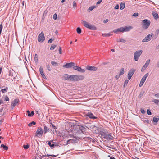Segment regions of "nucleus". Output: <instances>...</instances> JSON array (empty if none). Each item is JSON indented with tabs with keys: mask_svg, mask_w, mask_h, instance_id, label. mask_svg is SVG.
Masks as SVG:
<instances>
[{
	"mask_svg": "<svg viewBox=\"0 0 159 159\" xmlns=\"http://www.w3.org/2000/svg\"><path fill=\"white\" fill-rule=\"evenodd\" d=\"M84 78V76L82 75H70V81H79Z\"/></svg>",
	"mask_w": 159,
	"mask_h": 159,
	"instance_id": "nucleus-1",
	"label": "nucleus"
},
{
	"mask_svg": "<svg viewBox=\"0 0 159 159\" xmlns=\"http://www.w3.org/2000/svg\"><path fill=\"white\" fill-rule=\"evenodd\" d=\"M100 134L102 137L107 140H111L113 138L111 134H107L103 131H101Z\"/></svg>",
	"mask_w": 159,
	"mask_h": 159,
	"instance_id": "nucleus-2",
	"label": "nucleus"
},
{
	"mask_svg": "<svg viewBox=\"0 0 159 159\" xmlns=\"http://www.w3.org/2000/svg\"><path fill=\"white\" fill-rule=\"evenodd\" d=\"M81 22L84 26L87 28L91 30H96L97 29V28L95 25H91L86 21L82 20Z\"/></svg>",
	"mask_w": 159,
	"mask_h": 159,
	"instance_id": "nucleus-3",
	"label": "nucleus"
},
{
	"mask_svg": "<svg viewBox=\"0 0 159 159\" xmlns=\"http://www.w3.org/2000/svg\"><path fill=\"white\" fill-rule=\"evenodd\" d=\"M151 22L150 20L145 19L142 21L141 25L142 28L144 29H146L148 28L150 25Z\"/></svg>",
	"mask_w": 159,
	"mask_h": 159,
	"instance_id": "nucleus-4",
	"label": "nucleus"
},
{
	"mask_svg": "<svg viewBox=\"0 0 159 159\" xmlns=\"http://www.w3.org/2000/svg\"><path fill=\"white\" fill-rule=\"evenodd\" d=\"M142 52V50H138L136 51L134 53V58L135 61H137L139 57L140 56Z\"/></svg>",
	"mask_w": 159,
	"mask_h": 159,
	"instance_id": "nucleus-5",
	"label": "nucleus"
},
{
	"mask_svg": "<svg viewBox=\"0 0 159 159\" xmlns=\"http://www.w3.org/2000/svg\"><path fill=\"white\" fill-rule=\"evenodd\" d=\"M153 35V34L152 33L148 35L144 39H143L142 42H146L150 41L152 38Z\"/></svg>",
	"mask_w": 159,
	"mask_h": 159,
	"instance_id": "nucleus-6",
	"label": "nucleus"
},
{
	"mask_svg": "<svg viewBox=\"0 0 159 159\" xmlns=\"http://www.w3.org/2000/svg\"><path fill=\"white\" fill-rule=\"evenodd\" d=\"M45 38L43 32H41L38 35V41L39 42H43L45 40Z\"/></svg>",
	"mask_w": 159,
	"mask_h": 159,
	"instance_id": "nucleus-7",
	"label": "nucleus"
},
{
	"mask_svg": "<svg viewBox=\"0 0 159 159\" xmlns=\"http://www.w3.org/2000/svg\"><path fill=\"white\" fill-rule=\"evenodd\" d=\"M43 133V129L41 127H39L36 131L35 136L40 137Z\"/></svg>",
	"mask_w": 159,
	"mask_h": 159,
	"instance_id": "nucleus-8",
	"label": "nucleus"
},
{
	"mask_svg": "<svg viewBox=\"0 0 159 159\" xmlns=\"http://www.w3.org/2000/svg\"><path fill=\"white\" fill-rule=\"evenodd\" d=\"M135 70L134 69H131L129 70L128 74V78L129 80L131 79Z\"/></svg>",
	"mask_w": 159,
	"mask_h": 159,
	"instance_id": "nucleus-9",
	"label": "nucleus"
},
{
	"mask_svg": "<svg viewBox=\"0 0 159 159\" xmlns=\"http://www.w3.org/2000/svg\"><path fill=\"white\" fill-rule=\"evenodd\" d=\"M73 68L74 70H76L79 72L81 73H84L85 72V70L84 69H82L80 67L78 66H73Z\"/></svg>",
	"mask_w": 159,
	"mask_h": 159,
	"instance_id": "nucleus-10",
	"label": "nucleus"
},
{
	"mask_svg": "<svg viewBox=\"0 0 159 159\" xmlns=\"http://www.w3.org/2000/svg\"><path fill=\"white\" fill-rule=\"evenodd\" d=\"M75 64L74 62H70V63H66L65 65H63V67L66 68H70L74 66H75Z\"/></svg>",
	"mask_w": 159,
	"mask_h": 159,
	"instance_id": "nucleus-11",
	"label": "nucleus"
},
{
	"mask_svg": "<svg viewBox=\"0 0 159 159\" xmlns=\"http://www.w3.org/2000/svg\"><path fill=\"white\" fill-rule=\"evenodd\" d=\"M122 27L123 32L129 31L133 28V27L131 26H125Z\"/></svg>",
	"mask_w": 159,
	"mask_h": 159,
	"instance_id": "nucleus-12",
	"label": "nucleus"
},
{
	"mask_svg": "<svg viewBox=\"0 0 159 159\" xmlns=\"http://www.w3.org/2000/svg\"><path fill=\"white\" fill-rule=\"evenodd\" d=\"M87 70H89L96 71L97 70V68L95 66H87L86 67Z\"/></svg>",
	"mask_w": 159,
	"mask_h": 159,
	"instance_id": "nucleus-13",
	"label": "nucleus"
},
{
	"mask_svg": "<svg viewBox=\"0 0 159 159\" xmlns=\"http://www.w3.org/2000/svg\"><path fill=\"white\" fill-rule=\"evenodd\" d=\"M113 32L116 34H118L119 32H123V27L115 29L113 31Z\"/></svg>",
	"mask_w": 159,
	"mask_h": 159,
	"instance_id": "nucleus-14",
	"label": "nucleus"
},
{
	"mask_svg": "<svg viewBox=\"0 0 159 159\" xmlns=\"http://www.w3.org/2000/svg\"><path fill=\"white\" fill-rule=\"evenodd\" d=\"M19 102V100L17 99H15L14 101L11 103V105L12 107V108H13L16 106L18 105Z\"/></svg>",
	"mask_w": 159,
	"mask_h": 159,
	"instance_id": "nucleus-15",
	"label": "nucleus"
},
{
	"mask_svg": "<svg viewBox=\"0 0 159 159\" xmlns=\"http://www.w3.org/2000/svg\"><path fill=\"white\" fill-rule=\"evenodd\" d=\"M64 80H68L70 81V75L68 74H65L62 77Z\"/></svg>",
	"mask_w": 159,
	"mask_h": 159,
	"instance_id": "nucleus-16",
	"label": "nucleus"
},
{
	"mask_svg": "<svg viewBox=\"0 0 159 159\" xmlns=\"http://www.w3.org/2000/svg\"><path fill=\"white\" fill-rule=\"evenodd\" d=\"M148 73H147L141 79L140 82H143V83H144L147 77L148 76Z\"/></svg>",
	"mask_w": 159,
	"mask_h": 159,
	"instance_id": "nucleus-17",
	"label": "nucleus"
},
{
	"mask_svg": "<svg viewBox=\"0 0 159 159\" xmlns=\"http://www.w3.org/2000/svg\"><path fill=\"white\" fill-rule=\"evenodd\" d=\"M76 139L75 138H73L71 139H69L67 141L66 144H68L70 143H73L76 142Z\"/></svg>",
	"mask_w": 159,
	"mask_h": 159,
	"instance_id": "nucleus-18",
	"label": "nucleus"
},
{
	"mask_svg": "<svg viewBox=\"0 0 159 159\" xmlns=\"http://www.w3.org/2000/svg\"><path fill=\"white\" fill-rule=\"evenodd\" d=\"M39 71L42 76L44 79L46 78L43 71V68L42 67H40L39 69Z\"/></svg>",
	"mask_w": 159,
	"mask_h": 159,
	"instance_id": "nucleus-19",
	"label": "nucleus"
},
{
	"mask_svg": "<svg viewBox=\"0 0 159 159\" xmlns=\"http://www.w3.org/2000/svg\"><path fill=\"white\" fill-rule=\"evenodd\" d=\"M87 116H89L90 118L95 119L97 118V117L94 116L93 115L91 112H88L87 114Z\"/></svg>",
	"mask_w": 159,
	"mask_h": 159,
	"instance_id": "nucleus-20",
	"label": "nucleus"
},
{
	"mask_svg": "<svg viewBox=\"0 0 159 159\" xmlns=\"http://www.w3.org/2000/svg\"><path fill=\"white\" fill-rule=\"evenodd\" d=\"M152 14L153 16L155 19L157 20L158 19L159 16L158 14L157 13H156L155 11H153L152 12Z\"/></svg>",
	"mask_w": 159,
	"mask_h": 159,
	"instance_id": "nucleus-21",
	"label": "nucleus"
},
{
	"mask_svg": "<svg viewBox=\"0 0 159 159\" xmlns=\"http://www.w3.org/2000/svg\"><path fill=\"white\" fill-rule=\"evenodd\" d=\"M125 7V4L124 2H122L121 3L120 5V9L122 10Z\"/></svg>",
	"mask_w": 159,
	"mask_h": 159,
	"instance_id": "nucleus-22",
	"label": "nucleus"
},
{
	"mask_svg": "<svg viewBox=\"0 0 159 159\" xmlns=\"http://www.w3.org/2000/svg\"><path fill=\"white\" fill-rule=\"evenodd\" d=\"M48 144L51 148H53L54 146V144L52 142V140L49 141Z\"/></svg>",
	"mask_w": 159,
	"mask_h": 159,
	"instance_id": "nucleus-23",
	"label": "nucleus"
},
{
	"mask_svg": "<svg viewBox=\"0 0 159 159\" xmlns=\"http://www.w3.org/2000/svg\"><path fill=\"white\" fill-rule=\"evenodd\" d=\"M116 41L117 42L123 43H125L126 42V40L122 38H120L118 39Z\"/></svg>",
	"mask_w": 159,
	"mask_h": 159,
	"instance_id": "nucleus-24",
	"label": "nucleus"
},
{
	"mask_svg": "<svg viewBox=\"0 0 159 159\" xmlns=\"http://www.w3.org/2000/svg\"><path fill=\"white\" fill-rule=\"evenodd\" d=\"M150 62V59L148 60L143 65V66H144V67H146L147 68L148 66L149 65V64Z\"/></svg>",
	"mask_w": 159,
	"mask_h": 159,
	"instance_id": "nucleus-25",
	"label": "nucleus"
},
{
	"mask_svg": "<svg viewBox=\"0 0 159 159\" xmlns=\"http://www.w3.org/2000/svg\"><path fill=\"white\" fill-rule=\"evenodd\" d=\"M78 128H77L79 129V132H80V130L81 132L83 133L84 131V128L82 126H78Z\"/></svg>",
	"mask_w": 159,
	"mask_h": 159,
	"instance_id": "nucleus-26",
	"label": "nucleus"
},
{
	"mask_svg": "<svg viewBox=\"0 0 159 159\" xmlns=\"http://www.w3.org/2000/svg\"><path fill=\"white\" fill-rule=\"evenodd\" d=\"M27 112L28 113V116H33L34 114V112L33 111H32L30 113V112L29 110H28L27 111Z\"/></svg>",
	"mask_w": 159,
	"mask_h": 159,
	"instance_id": "nucleus-27",
	"label": "nucleus"
},
{
	"mask_svg": "<svg viewBox=\"0 0 159 159\" xmlns=\"http://www.w3.org/2000/svg\"><path fill=\"white\" fill-rule=\"evenodd\" d=\"M112 33V32H111L107 34H102V36L104 37H109L112 35V34H111Z\"/></svg>",
	"mask_w": 159,
	"mask_h": 159,
	"instance_id": "nucleus-28",
	"label": "nucleus"
},
{
	"mask_svg": "<svg viewBox=\"0 0 159 159\" xmlns=\"http://www.w3.org/2000/svg\"><path fill=\"white\" fill-rule=\"evenodd\" d=\"M152 101L155 103L157 105H159V100L155 99H152Z\"/></svg>",
	"mask_w": 159,
	"mask_h": 159,
	"instance_id": "nucleus-29",
	"label": "nucleus"
},
{
	"mask_svg": "<svg viewBox=\"0 0 159 159\" xmlns=\"http://www.w3.org/2000/svg\"><path fill=\"white\" fill-rule=\"evenodd\" d=\"M1 147H2L3 149L4 150H7L8 149V147L3 144H2L1 145Z\"/></svg>",
	"mask_w": 159,
	"mask_h": 159,
	"instance_id": "nucleus-30",
	"label": "nucleus"
},
{
	"mask_svg": "<svg viewBox=\"0 0 159 159\" xmlns=\"http://www.w3.org/2000/svg\"><path fill=\"white\" fill-rule=\"evenodd\" d=\"M8 90V88L7 87H5L4 89H2L1 91L3 93H4L7 92Z\"/></svg>",
	"mask_w": 159,
	"mask_h": 159,
	"instance_id": "nucleus-31",
	"label": "nucleus"
},
{
	"mask_svg": "<svg viewBox=\"0 0 159 159\" xmlns=\"http://www.w3.org/2000/svg\"><path fill=\"white\" fill-rule=\"evenodd\" d=\"M159 120V118H156L155 117H154L153 119V121L154 122H157Z\"/></svg>",
	"mask_w": 159,
	"mask_h": 159,
	"instance_id": "nucleus-32",
	"label": "nucleus"
},
{
	"mask_svg": "<svg viewBox=\"0 0 159 159\" xmlns=\"http://www.w3.org/2000/svg\"><path fill=\"white\" fill-rule=\"evenodd\" d=\"M124 72H125V71H124V69L123 68H122V69H121L120 71V73H119L120 75H121L123 74L124 73Z\"/></svg>",
	"mask_w": 159,
	"mask_h": 159,
	"instance_id": "nucleus-33",
	"label": "nucleus"
},
{
	"mask_svg": "<svg viewBox=\"0 0 159 159\" xmlns=\"http://www.w3.org/2000/svg\"><path fill=\"white\" fill-rule=\"evenodd\" d=\"M76 31L78 34H80L81 32V30L80 27L77 28Z\"/></svg>",
	"mask_w": 159,
	"mask_h": 159,
	"instance_id": "nucleus-34",
	"label": "nucleus"
},
{
	"mask_svg": "<svg viewBox=\"0 0 159 159\" xmlns=\"http://www.w3.org/2000/svg\"><path fill=\"white\" fill-rule=\"evenodd\" d=\"M96 7L95 6H93L90 7L88 9V10H93V9L95 8Z\"/></svg>",
	"mask_w": 159,
	"mask_h": 159,
	"instance_id": "nucleus-35",
	"label": "nucleus"
},
{
	"mask_svg": "<svg viewBox=\"0 0 159 159\" xmlns=\"http://www.w3.org/2000/svg\"><path fill=\"white\" fill-rule=\"evenodd\" d=\"M56 45L54 44H52L50 48V49L51 50H53L55 47H56Z\"/></svg>",
	"mask_w": 159,
	"mask_h": 159,
	"instance_id": "nucleus-36",
	"label": "nucleus"
},
{
	"mask_svg": "<svg viewBox=\"0 0 159 159\" xmlns=\"http://www.w3.org/2000/svg\"><path fill=\"white\" fill-rule=\"evenodd\" d=\"M4 100L5 101H9V98L8 97L7 95H5V96H4Z\"/></svg>",
	"mask_w": 159,
	"mask_h": 159,
	"instance_id": "nucleus-37",
	"label": "nucleus"
},
{
	"mask_svg": "<svg viewBox=\"0 0 159 159\" xmlns=\"http://www.w3.org/2000/svg\"><path fill=\"white\" fill-rule=\"evenodd\" d=\"M36 124V123L34 121H32L31 123H30L28 124V126H31L32 125H35Z\"/></svg>",
	"mask_w": 159,
	"mask_h": 159,
	"instance_id": "nucleus-38",
	"label": "nucleus"
},
{
	"mask_svg": "<svg viewBox=\"0 0 159 159\" xmlns=\"http://www.w3.org/2000/svg\"><path fill=\"white\" fill-rule=\"evenodd\" d=\"M34 61L36 62H37L38 61V55L35 54L34 55Z\"/></svg>",
	"mask_w": 159,
	"mask_h": 159,
	"instance_id": "nucleus-39",
	"label": "nucleus"
},
{
	"mask_svg": "<svg viewBox=\"0 0 159 159\" xmlns=\"http://www.w3.org/2000/svg\"><path fill=\"white\" fill-rule=\"evenodd\" d=\"M46 67L48 69V70L49 71H50L51 70V69L50 67V66L49 64H47L46 65Z\"/></svg>",
	"mask_w": 159,
	"mask_h": 159,
	"instance_id": "nucleus-40",
	"label": "nucleus"
},
{
	"mask_svg": "<svg viewBox=\"0 0 159 159\" xmlns=\"http://www.w3.org/2000/svg\"><path fill=\"white\" fill-rule=\"evenodd\" d=\"M44 134L46 133L48 131V128L46 126H45L43 130Z\"/></svg>",
	"mask_w": 159,
	"mask_h": 159,
	"instance_id": "nucleus-41",
	"label": "nucleus"
},
{
	"mask_svg": "<svg viewBox=\"0 0 159 159\" xmlns=\"http://www.w3.org/2000/svg\"><path fill=\"white\" fill-rule=\"evenodd\" d=\"M23 148L25 149H27L29 147V146L28 145H23Z\"/></svg>",
	"mask_w": 159,
	"mask_h": 159,
	"instance_id": "nucleus-42",
	"label": "nucleus"
},
{
	"mask_svg": "<svg viewBox=\"0 0 159 159\" xmlns=\"http://www.w3.org/2000/svg\"><path fill=\"white\" fill-rule=\"evenodd\" d=\"M129 82V80H128L126 79V80L125 82H124V86H125V85H126L127 83H128Z\"/></svg>",
	"mask_w": 159,
	"mask_h": 159,
	"instance_id": "nucleus-43",
	"label": "nucleus"
},
{
	"mask_svg": "<svg viewBox=\"0 0 159 159\" xmlns=\"http://www.w3.org/2000/svg\"><path fill=\"white\" fill-rule=\"evenodd\" d=\"M53 18L54 20L57 19V15L56 13H55L53 15Z\"/></svg>",
	"mask_w": 159,
	"mask_h": 159,
	"instance_id": "nucleus-44",
	"label": "nucleus"
},
{
	"mask_svg": "<svg viewBox=\"0 0 159 159\" xmlns=\"http://www.w3.org/2000/svg\"><path fill=\"white\" fill-rule=\"evenodd\" d=\"M51 63L52 65L53 66H55L57 64V63L56 62L53 61L51 62Z\"/></svg>",
	"mask_w": 159,
	"mask_h": 159,
	"instance_id": "nucleus-45",
	"label": "nucleus"
},
{
	"mask_svg": "<svg viewBox=\"0 0 159 159\" xmlns=\"http://www.w3.org/2000/svg\"><path fill=\"white\" fill-rule=\"evenodd\" d=\"M138 13H135L133 14L132 16L134 17H137L138 16Z\"/></svg>",
	"mask_w": 159,
	"mask_h": 159,
	"instance_id": "nucleus-46",
	"label": "nucleus"
},
{
	"mask_svg": "<svg viewBox=\"0 0 159 159\" xmlns=\"http://www.w3.org/2000/svg\"><path fill=\"white\" fill-rule=\"evenodd\" d=\"M119 6L118 4H117L116 5V6L114 7V9H119Z\"/></svg>",
	"mask_w": 159,
	"mask_h": 159,
	"instance_id": "nucleus-47",
	"label": "nucleus"
},
{
	"mask_svg": "<svg viewBox=\"0 0 159 159\" xmlns=\"http://www.w3.org/2000/svg\"><path fill=\"white\" fill-rule=\"evenodd\" d=\"M53 39H50L48 41V43H50L52 42L53 41Z\"/></svg>",
	"mask_w": 159,
	"mask_h": 159,
	"instance_id": "nucleus-48",
	"label": "nucleus"
},
{
	"mask_svg": "<svg viewBox=\"0 0 159 159\" xmlns=\"http://www.w3.org/2000/svg\"><path fill=\"white\" fill-rule=\"evenodd\" d=\"M9 75L10 76H13V74L12 73V71L11 70H10L9 71Z\"/></svg>",
	"mask_w": 159,
	"mask_h": 159,
	"instance_id": "nucleus-49",
	"label": "nucleus"
},
{
	"mask_svg": "<svg viewBox=\"0 0 159 159\" xmlns=\"http://www.w3.org/2000/svg\"><path fill=\"white\" fill-rule=\"evenodd\" d=\"M147 113L148 115H150L151 114V112L148 109L147 110Z\"/></svg>",
	"mask_w": 159,
	"mask_h": 159,
	"instance_id": "nucleus-50",
	"label": "nucleus"
},
{
	"mask_svg": "<svg viewBox=\"0 0 159 159\" xmlns=\"http://www.w3.org/2000/svg\"><path fill=\"white\" fill-rule=\"evenodd\" d=\"M141 112L142 114H144L145 113V111L143 109H141Z\"/></svg>",
	"mask_w": 159,
	"mask_h": 159,
	"instance_id": "nucleus-51",
	"label": "nucleus"
},
{
	"mask_svg": "<svg viewBox=\"0 0 159 159\" xmlns=\"http://www.w3.org/2000/svg\"><path fill=\"white\" fill-rule=\"evenodd\" d=\"M58 50H59V53L60 54H62L61 49V47H59Z\"/></svg>",
	"mask_w": 159,
	"mask_h": 159,
	"instance_id": "nucleus-52",
	"label": "nucleus"
},
{
	"mask_svg": "<svg viewBox=\"0 0 159 159\" xmlns=\"http://www.w3.org/2000/svg\"><path fill=\"white\" fill-rule=\"evenodd\" d=\"M146 67H144V66H143L141 69V71L142 72L144 70H145L146 69Z\"/></svg>",
	"mask_w": 159,
	"mask_h": 159,
	"instance_id": "nucleus-53",
	"label": "nucleus"
},
{
	"mask_svg": "<svg viewBox=\"0 0 159 159\" xmlns=\"http://www.w3.org/2000/svg\"><path fill=\"white\" fill-rule=\"evenodd\" d=\"M76 3L75 1L73 2V7H76Z\"/></svg>",
	"mask_w": 159,
	"mask_h": 159,
	"instance_id": "nucleus-54",
	"label": "nucleus"
},
{
	"mask_svg": "<svg viewBox=\"0 0 159 159\" xmlns=\"http://www.w3.org/2000/svg\"><path fill=\"white\" fill-rule=\"evenodd\" d=\"M144 93V91L141 92L140 93L139 95V97L140 98L141 97V96H142L143 95Z\"/></svg>",
	"mask_w": 159,
	"mask_h": 159,
	"instance_id": "nucleus-55",
	"label": "nucleus"
},
{
	"mask_svg": "<svg viewBox=\"0 0 159 159\" xmlns=\"http://www.w3.org/2000/svg\"><path fill=\"white\" fill-rule=\"evenodd\" d=\"M102 0H100L99 1H98L96 3V4L97 5H98L100 3H101V2L102 1Z\"/></svg>",
	"mask_w": 159,
	"mask_h": 159,
	"instance_id": "nucleus-56",
	"label": "nucleus"
},
{
	"mask_svg": "<svg viewBox=\"0 0 159 159\" xmlns=\"http://www.w3.org/2000/svg\"><path fill=\"white\" fill-rule=\"evenodd\" d=\"M120 75L119 74V75H116L115 76V78L116 79H118L119 78Z\"/></svg>",
	"mask_w": 159,
	"mask_h": 159,
	"instance_id": "nucleus-57",
	"label": "nucleus"
},
{
	"mask_svg": "<svg viewBox=\"0 0 159 159\" xmlns=\"http://www.w3.org/2000/svg\"><path fill=\"white\" fill-rule=\"evenodd\" d=\"M108 21V19H106L105 20L103 21L104 23H106Z\"/></svg>",
	"mask_w": 159,
	"mask_h": 159,
	"instance_id": "nucleus-58",
	"label": "nucleus"
},
{
	"mask_svg": "<svg viewBox=\"0 0 159 159\" xmlns=\"http://www.w3.org/2000/svg\"><path fill=\"white\" fill-rule=\"evenodd\" d=\"M143 82H140L139 84V86L140 87H141L143 85Z\"/></svg>",
	"mask_w": 159,
	"mask_h": 159,
	"instance_id": "nucleus-59",
	"label": "nucleus"
},
{
	"mask_svg": "<svg viewBox=\"0 0 159 159\" xmlns=\"http://www.w3.org/2000/svg\"><path fill=\"white\" fill-rule=\"evenodd\" d=\"M155 96L159 98V93H157L155 95Z\"/></svg>",
	"mask_w": 159,
	"mask_h": 159,
	"instance_id": "nucleus-60",
	"label": "nucleus"
},
{
	"mask_svg": "<svg viewBox=\"0 0 159 159\" xmlns=\"http://www.w3.org/2000/svg\"><path fill=\"white\" fill-rule=\"evenodd\" d=\"M52 127H53L54 129H56V127L54 125H53V124H52Z\"/></svg>",
	"mask_w": 159,
	"mask_h": 159,
	"instance_id": "nucleus-61",
	"label": "nucleus"
},
{
	"mask_svg": "<svg viewBox=\"0 0 159 159\" xmlns=\"http://www.w3.org/2000/svg\"><path fill=\"white\" fill-rule=\"evenodd\" d=\"M3 103V102L2 100H0V105L2 104V103Z\"/></svg>",
	"mask_w": 159,
	"mask_h": 159,
	"instance_id": "nucleus-62",
	"label": "nucleus"
},
{
	"mask_svg": "<svg viewBox=\"0 0 159 159\" xmlns=\"http://www.w3.org/2000/svg\"><path fill=\"white\" fill-rule=\"evenodd\" d=\"M157 65L158 67H159V61L157 63Z\"/></svg>",
	"mask_w": 159,
	"mask_h": 159,
	"instance_id": "nucleus-63",
	"label": "nucleus"
},
{
	"mask_svg": "<svg viewBox=\"0 0 159 159\" xmlns=\"http://www.w3.org/2000/svg\"><path fill=\"white\" fill-rule=\"evenodd\" d=\"M110 159H115V158L113 157H110Z\"/></svg>",
	"mask_w": 159,
	"mask_h": 159,
	"instance_id": "nucleus-64",
	"label": "nucleus"
}]
</instances>
